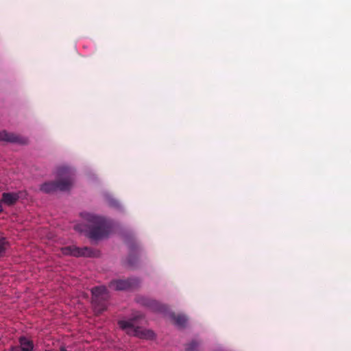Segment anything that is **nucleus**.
Here are the masks:
<instances>
[{
    "label": "nucleus",
    "mask_w": 351,
    "mask_h": 351,
    "mask_svg": "<svg viewBox=\"0 0 351 351\" xmlns=\"http://www.w3.org/2000/svg\"><path fill=\"white\" fill-rule=\"evenodd\" d=\"M140 318H142L141 315L136 316L128 320H119L118 325L120 328L125 330L128 335L145 339H154L155 334L153 330L134 326L135 321Z\"/></svg>",
    "instance_id": "20e7f679"
},
{
    "label": "nucleus",
    "mask_w": 351,
    "mask_h": 351,
    "mask_svg": "<svg viewBox=\"0 0 351 351\" xmlns=\"http://www.w3.org/2000/svg\"><path fill=\"white\" fill-rule=\"evenodd\" d=\"M91 296L92 306L97 315L102 313L107 309L110 295L106 287L101 285L93 287Z\"/></svg>",
    "instance_id": "7ed1b4c3"
},
{
    "label": "nucleus",
    "mask_w": 351,
    "mask_h": 351,
    "mask_svg": "<svg viewBox=\"0 0 351 351\" xmlns=\"http://www.w3.org/2000/svg\"><path fill=\"white\" fill-rule=\"evenodd\" d=\"M2 202L1 200L0 201V213L3 212V206H2Z\"/></svg>",
    "instance_id": "f3484780"
},
{
    "label": "nucleus",
    "mask_w": 351,
    "mask_h": 351,
    "mask_svg": "<svg viewBox=\"0 0 351 351\" xmlns=\"http://www.w3.org/2000/svg\"><path fill=\"white\" fill-rule=\"evenodd\" d=\"M75 230L78 232H83L84 231V226L82 224H77L74 227Z\"/></svg>",
    "instance_id": "2eb2a0df"
},
{
    "label": "nucleus",
    "mask_w": 351,
    "mask_h": 351,
    "mask_svg": "<svg viewBox=\"0 0 351 351\" xmlns=\"http://www.w3.org/2000/svg\"><path fill=\"white\" fill-rule=\"evenodd\" d=\"M140 281L136 278L113 280L109 282L110 289L115 291H125L138 286Z\"/></svg>",
    "instance_id": "39448f33"
},
{
    "label": "nucleus",
    "mask_w": 351,
    "mask_h": 351,
    "mask_svg": "<svg viewBox=\"0 0 351 351\" xmlns=\"http://www.w3.org/2000/svg\"><path fill=\"white\" fill-rule=\"evenodd\" d=\"M19 196L14 193H3L2 194L1 202L8 206L14 204L19 199Z\"/></svg>",
    "instance_id": "9b49d317"
},
{
    "label": "nucleus",
    "mask_w": 351,
    "mask_h": 351,
    "mask_svg": "<svg viewBox=\"0 0 351 351\" xmlns=\"http://www.w3.org/2000/svg\"><path fill=\"white\" fill-rule=\"evenodd\" d=\"M200 346V342L197 340L191 341L186 346V351H197Z\"/></svg>",
    "instance_id": "4468645a"
},
{
    "label": "nucleus",
    "mask_w": 351,
    "mask_h": 351,
    "mask_svg": "<svg viewBox=\"0 0 351 351\" xmlns=\"http://www.w3.org/2000/svg\"><path fill=\"white\" fill-rule=\"evenodd\" d=\"M57 181L48 182L40 186V191L45 193H51L57 190L69 191L73 183V171L67 167H60L57 169Z\"/></svg>",
    "instance_id": "f03ea898"
},
{
    "label": "nucleus",
    "mask_w": 351,
    "mask_h": 351,
    "mask_svg": "<svg viewBox=\"0 0 351 351\" xmlns=\"http://www.w3.org/2000/svg\"><path fill=\"white\" fill-rule=\"evenodd\" d=\"M19 343L20 346L12 347L11 351H32L34 349L33 341L25 337L19 338Z\"/></svg>",
    "instance_id": "6e6552de"
},
{
    "label": "nucleus",
    "mask_w": 351,
    "mask_h": 351,
    "mask_svg": "<svg viewBox=\"0 0 351 351\" xmlns=\"http://www.w3.org/2000/svg\"><path fill=\"white\" fill-rule=\"evenodd\" d=\"M61 251L64 255H71L76 257H95L97 256V252L88 247H78L76 246H66L62 247Z\"/></svg>",
    "instance_id": "423d86ee"
},
{
    "label": "nucleus",
    "mask_w": 351,
    "mask_h": 351,
    "mask_svg": "<svg viewBox=\"0 0 351 351\" xmlns=\"http://www.w3.org/2000/svg\"><path fill=\"white\" fill-rule=\"evenodd\" d=\"M110 204L112 206H117L118 205V202L115 200H113Z\"/></svg>",
    "instance_id": "dca6fc26"
},
{
    "label": "nucleus",
    "mask_w": 351,
    "mask_h": 351,
    "mask_svg": "<svg viewBox=\"0 0 351 351\" xmlns=\"http://www.w3.org/2000/svg\"><path fill=\"white\" fill-rule=\"evenodd\" d=\"M0 141H5L10 143H19L21 144L26 143L25 139L22 138L14 133H10L5 130L0 132Z\"/></svg>",
    "instance_id": "1a4fd4ad"
},
{
    "label": "nucleus",
    "mask_w": 351,
    "mask_h": 351,
    "mask_svg": "<svg viewBox=\"0 0 351 351\" xmlns=\"http://www.w3.org/2000/svg\"><path fill=\"white\" fill-rule=\"evenodd\" d=\"M137 302L154 312L166 313L168 311V307L166 305L147 297H139Z\"/></svg>",
    "instance_id": "0eeeda50"
},
{
    "label": "nucleus",
    "mask_w": 351,
    "mask_h": 351,
    "mask_svg": "<svg viewBox=\"0 0 351 351\" xmlns=\"http://www.w3.org/2000/svg\"><path fill=\"white\" fill-rule=\"evenodd\" d=\"M170 317L174 324L180 328L185 327L188 321L186 316L183 314H176L174 313H171L170 314Z\"/></svg>",
    "instance_id": "f8f14e48"
},
{
    "label": "nucleus",
    "mask_w": 351,
    "mask_h": 351,
    "mask_svg": "<svg viewBox=\"0 0 351 351\" xmlns=\"http://www.w3.org/2000/svg\"><path fill=\"white\" fill-rule=\"evenodd\" d=\"M81 216L87 223L88 238L97 241L108 236L112 228L111 223L108 219L90 213H83Z\"/></svg>",
    "instance_id": "f257e3e1"
},
{
    "label": "nucleus",
    "mask_w": 351,
    "mask_h": 351,
    "mask_svg": "<svg viewBox=\"0 0 351 351\" xmlns=\"http://www.w3.org/2000/svg\"><path fill=\"white\" fill-rule=\"evenodd\" d=\"M10 242L5 237H0V258L3 257L7 250L10 247Z\"/></svg>",
    "instance_id": "ddd939ff"
},
{
    "label": "nucleus",
    "mask_w": 351,
    "mask_h": 351,
    "mask_svg": "<svg viewBox=\"0 0 351 351\" xmlns=\"http://www.w3.org/2000/svg\"><path fill=\"white\" fill-rule=\"evenodd\" d=\"M129 248L130 254L128 258V263L130 267H134L136 266L137 262V258L134 254L138 250V245L135 242H132L129 244Z\"/></svg>",
    "instance_id": "9d476101"
}]
</instances>
